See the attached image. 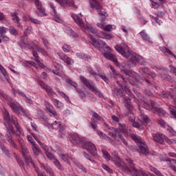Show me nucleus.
<instances>
[{
    "label": "nucleus",
    "instance_id": "obj_52",
    "mask_svg": "<svg viewBox=\"0 0 176 176\" xmlns=\"http://www.w3.org/2000/svg\"><path fill=\"white\" fill-rule=\"evenodd\" d=\"M0 71L1 74H3V76H6V75H8V72H6V69H5V68L1 65H0Z\"/></svg>",
    "mask_w": 176,
    "mask_h": 176
},
{
    "label": "nucleus",
    "instance_id": "obj_28",
    "mask_svg": "<svg viewBox=\"0 0 176 176\" xmlns=\"http://www.w3.org/2000/svg\"><path fill=\"white\" fill-rule=\"evenodd\" d=\"M12 20L14 23L17 24V27H19V28L22 27L21 25L20 24V19L17 17L16 14H12Z\"/></svg>",
    "mask_w": 176,
    "mask_h": 176
},
{
    "label": "nucleus",
    "instance_id": "obj_31",
    "mask_svg": "<svg viewBox=\"0 0 176 176\" xmlns=\"http://www.w3.org/2000/svg\"><path fill=\"white\" fill-rule=\"evenodd\" d=\"M32 151L34 152V156H38L41 153V150L36 146V144H34L32 146Z\"/></svg>",
    "mask_w": 176,
    "mask_h": 176
},
{
    "label": "nucleus",
    "instance_id": "obj_58",
    "mask_svg": "<svg viewBox=\"0 0 176 176\" xmlns=\"http://www.w3.org/2000/svg\"><path fill=\"white\" fill-rule=\"evenodd\" d=\"M166 142H168V144H175L176 145V138L174 139H167Z\"/></svg>",
    "mask_w": 176,
    "mask_h": 176
},
{
    "label": "nucleus",
    "instance_id": "obj_41",
    "mask_svg": "<svg viewBox=\"0 0 176 176\" xmlns=\"http://www.w3.org/2000/svg\"><path fill=\"white\" fill-rule=\"evenodd\" d=\"M30 20L31 23H33V24H37L38 25H41V24H42V22L38 19H35L34 18H30Z\"/></svg>",
    "mask_w": 176,
    "mask_h": 176
},
{
    "label": "nucleus",
    "instance_id": "obj_44",
    "mask_svg": "<svg viewBox=\"0 0 176 176\" xmlns=\"http://www.w3.org/2000/svg\"><path fill=\"white\" fill-rule=\"evenodd\" d=\"M67 82L71 86H74L75 89L78 87V85L74 81H72L71 79L68 78L67 79Z\"/></svg>",
    "mask_w": 176,
    "mask_h": 176
},
{
    "label": "nucleus",
    "instance_id": "obj_61",
    "mask_svg": "<svg viewBox=\"0 0 176 176\" xmlns=\"http://www.w3.org/2000/svg\"><path fill=\"white\" fill-rule=\"evenodd\" d=\"M159 124H160V126H162V127H166V122L164 121L163 119L160 118L159 120Z\"/></svg>",
    "mask_w": 176,
    "mask_h": 176
},
{
    "label": "nucleus",
    "instance_id": "obj_30",
    "mask_svg": "<svg viewBox=\"0 0 176 176\" xmlns=\"http://www.w3.org/2000/svg\"><path fill=\"white\" fill-rule=\"evenodd\" d=\"M6 138L8 142H9V144H10V145H11V146H14V148H16V143H14V142L13 141V140H12V138H10V136L9 135H6Z\"/></svg>",
    "mask_w": 176,
    "mask_h": 176
},
{
    "label": "nucleus",
    "instance_id": "obj_40",
    "mask_svg": "<svg viewBox=\"0 0 176 176\" xmlns=\"http://www.w3.org/2000/svg\"><path fill=\"white\" fill-rule=\"evenodd\" d=\"M32 30V28L31 26H28L23 32L25 36H27V35H30L31 34Z\"/></svg>",
    "mask_w": 176,
    "mask_h": 176
},
{
    "label": "nucleus",
    "instance_id": "obj_4",
    "mask_svg": "<svg viewBox=\"0 0 176 176\" xmlns=\"http://www.w3.org/2000/svg\"><path fill=\"white\" fill-rule=\"evenodd\" d=\"M0 95L5 98L8 102V104L10 108H12V111L16 113V115H23V116H28V113L23 107L20 105H17L13 102V100L10 99V98L6 95H5L3 93L0 92Z\"/></svg>",
    "mask_w": 176,
    "mask_h": 176
},
{
    "label": "nucleus",
    "instance_id": "obj_12",
    "mask_svg": "<svg viewBox=\"0 0 176 176\" xmlns=\"http://www.w3.org/2000/svg\"><path fill=\"white\" fill-rule=\"evenodd\" d=\"M110 52L111 51H104L103 54L104 57H106V58H108V60H111L113 61L115 65L120 67V63H119V61H118V58H116V56L113 55V54H110Z\"/></svg>",
    "mask_w": 176,
    "mask_h": 176
},
{
    "label": "nucleus",
    "instance_id": "obj_22",
    "mask_svg": "<svg viewBox=\"0 0 176 176\" xmlns=\"http://www.w3.org/2000/svg\"><path fill=\"white\" fill-rule=\"evenodd\" d=\"M45 105H46L47 112H49L50 113H52L53 116H57V112H56V110H54V108L53 107V106L50 105V104L47 102H45Z\"/></svg>",
    "mask_w": 176,
    "mask_h": 176
},
{
    "label": "nucleus",
    "instance_id": "obj_2",
    "mask_svg": "<svg viewBox=\"0 0 176 176\" xmlns=\"http://www.w3.org/2000/svg\"><path fill=\"white\" fill-rule=\"evenodd\" d=\"M3 116H4V124L9 133L11 134H14V129H13V126L10 124L12 123L15 126V128L16 129V131H19L20 133V125H19V123H17V118L14 117L13 115H10L9 113V111L8 110L4 109L3 111Z\"/></svg>",
    "mask_w": 176,
    "mask_h": 176
},
{
    "label": "nucleus",
    "instance_id": "obj_6",
    "mask_svg": "<svg viewBox=\"0 0 176 176\" xmlns=\"http://www.w3.org/2000/svg\"><path fill=\"white\" fill-rule=\"evenodd\" d=\"M97 124H98V121L96 120H94V118H92L91 120V126L94 130H96V133L100 138H103V140H106V141H109V143L111 144V145H115L116 142H115V140H112L109 136L107 135L105 133L101 132L98 129H97Z\"/></svg>",
    "mask_w": 176,
    "mask_h": 176
},
{
    "label": "nucleus",
    "instance_id": "obj_45",
    "mask_svg": "<svg viewBox=\"0 0 176 176\" xmlns=\"http://www.w3.org/2000/svg\"><path fill=\"white\" fill-rule=\"evenodd\" d=\"M1 149H2L4 152V153L8 156V157H10V153L9 152V150L5 148L2 145L0 144Z\"/></svg>",
    "mask_w": 176,
    "mask_h": 176
},
{
    "label": "nucleus",
    "instance_id": "obj_46",
    "mask_svg": "<svg viewBox=\"0 0 176 176\" xmlns=\"http://www.w3.org/2000/svg\"><path fill=\"white\" fill-rule=\"evenodd\" d=\"M104 31H107L108 32L112 31L113 28H112V25H107L104 27L103 28Z\"/></svg>",
    "mask_w": 176,
    "mask_h": 176
},
{
    "label": "nucleus",
    "instance_id": "obj_34",
    "mask_svg": "<svg viewBox=\"0 0 176 176\" xmlns=\"http://www.w3.org/2000/svg\"><path fill=\"white\" fill-rule=\"evenodd\" d=\"M102 152L104 159H106V160H111V155H109L108 151L105 150H102Z\"/></svg>",
    "mask_w": 176,
    "mask_h": 176
},
{
    "label": "nucleus",
    "instance_id": "obj_35",
    "mask_svg": "<svg viewBox=\"0 0 176 176\" xmlns=\"http://www.w3.org/2000/svg\"><path fill=\"white\" fill-rule=\"evenodd\" d=\"M126 129H120V128H117L116 130H115V133L116 134H117V135H119V134H124V133H126Z\"/></svg>",
    "mask_w": 176,
    "mask_h": 176
},
{
    "label": "nucleus",
    "instance_id": "obj_60",
    "mask_svg": "<svg viewBox=\"0 0 176 176\" xmlns=\"http://www.w3.org/2000/svg\"><path fill=\"white\" fill-rule=\"evenodd\" d=\"M16 162L20 166V167H24V162H23V160L16 157Z\"/></svg>",
    "mask_w": 176,
    "mask_h": 176
},
{
    "label": "nucleus",
    "instance_id": "obj_3",
    "mask_svg": "<svg viewBox=\"0 0 176 176\" xmlns=\"http://www.w3.org/2000/svg\"><path fill=\"white\" fill-rule=\"evenodd\" d=\"M115 49L123 57H125V58H129L132 64H135V63H138L140 55L135 53H131V52L129 50V47L127 45L124 47L116 45Z\"/></svg>",
    "mask_w": 176,
    "mask_h": 176
},
{
    "label": "nucleus",
    "instance_id": "obj_15",
    "mask_svg": "<svg viewBox=\"0 0 176 176\" xmlns=\"http://www.w3.org/2000/svg\"><path fill=\"white\" fill-rule=\"evenodd\" d=\"M58 56H59L60 60H63V61L67 64V65H72V64H74V60L71 58L67 56L65 54L58 52Z\"/></svg>",
    "mask_w": 176,
    "mask_h": 176
},
{
    "label": "nucleus",
    "instance_id": "obj_50",
    "mask_svg": "<svg viewBox=\"0 0 176 176\" xmlns=\"http://www.w3.org/2000/svg\"><path fill=\"white\" fill-rule=\"evenodd\" d=\"M118 137H119L120 140L122 141V142H123V144H124V145H126V146L129 145V144L126 142V140H124V138H123V135H122V134H118Z\"/></svg>",
    "mask_w": 176,
    "mask_h": 176
},
{
    "label": "nucleus",
    "instance_id": "obj_18",
    "mask_svg": "<svg viewBox=\"0 0 176 176\" xmlns=\"http://www.w3.org/2000/svg\"><path fill=\"white\" fill-rule=\"evenodd\" d=\"M125 76L127 79V80L129 82L131 85H134L135 83V81L134 80V78L133 76H131V72L130 70H124Z\"/></svg>",
    "mask_w": 176,
    "mask_h": 176
},
{
    "label": "nucleus",
    "instance_id": "obj_48",
    "mask_svg": "<svg viewBox=\"0 0 176 176\" xmlns=\"http://www.w3.org/2000/svg\"><path fill=\"white\" fill-rule=\"evenodd\" d=\"M102 168H104V170H106V171H108V173H112V170L111 169V168H109V166L107 164H102Z\"/></svg>",
    "mask_w": 176,
    "mask_h": 176
},
{
    "label": "nucleus",
    "instance_id": "obj_17",
    "mask_svg": "<svg viewBox=\"0 0 176 176\" xmlns=\"http://www.w3.org/2000/svg\"><path fill=\"white\" fill-rule=\"evenodd\" d=\"M69 140L73 144H82L85 141V139L79 137L78 135H72Z\"/></svg>",
    "mask_w": 176,
    "mask_h": 176
},
{
    "label": "nucleus",
    "instance_id": "obj_25",
    "mask_svg": "<svg viewBox=\"0 0 176 176\" xmlns=\"http://www.w3.org/2000/svg\"><path fill=\"white\" fill-rule=\"evenodd\" d=\"M25 162L26 164H32V166H33V167L34 168H36V166H35V164L34 163V162L32 161V158L31 157V155H25V157H23Z\"/></svg>",
    "mask_w": 176,
    "mask_h": 176
},
{
    "label": "nucleus",
    "instance_id": "obj_21",
    "mask_svg": "<svg viewBox=\"0 0 176 176\" xmlns=\"http://www.w3.org/2000/svg\"><path fill=\"white\" fill-rule=\"evenodd\" d=\"M117 90V93L118 96H120L121 97H123V96H124V94H126V93H127V91H129V88H127V87H124L121 86L120 88H118L116 89Z\"/></svg>",
    "mask_w": 176,
    "mask_h": 176
},
{
    "label": "nucleus",
    "instance_id": "obj_37",
    "mask_svg": "<svg viewBox=\"0 0 176 176\" xmlns=\"http://www.w3.org/2000/svg\"><path fill=\"white\" fill-rule=\"evenodd\" d=\"M54 103H55V106L56 107V108H58V109H63V104L61 102L55 99L54 100Z\"/></svg>",
    "mask_w": 176,
    "mask_h": 176
},
{
    "label": "nucleus",
    "instance_id": "obj_38",
    "mask_svg": "<svg viewBox=\"0 0 176 176\" xmlns=\"http://www.w3.org/2000/svg\"><path fill=\"white\" fill-rule=\"evenodd\" d=\"M33 56L35 58V61L38 64H41V61L39 60V56H38V52L33 51L32 52Z\"/></svg>",
    "mask_w": 176,
    "mask_h": 176
},
{
    "label": "nucleus",
    "instance_id": "obj_53",
    "mask_svg": "<svg viewBox=\"0 0 176 176\" xmlns=\"http://www.w3.org/2000/svg\"><path fill=\"white\" fill-rule=\"evenodd\" d=\"M54 164H56V167L59 169L61 170V164H60V161L58 160H54Z\"/></svg>",
    "mask_w": 176,
    "mask_h": 176
},
{
    "label": "nucleus",
    "instance_id": "obj_11",
    "mask_svg": "<svg viewBox=\"0 0 176 176\" xmlns=\"http://www.w3.org/2000/svg\"><path fill=\"white\" fill-rule=\"evenodd\" d=\"M83 148L86 149L91 155H94V156L97 155V148H96V145L93 144L91 142H85L82 145Z\"/></svg>",
    "mask_w": 176,
    "mask_h": 176
},
{
    "label": "nucleus",
    "instance_id": "obj_24",
    "mask_svg": "<svg viewBox=\"0 0 176 176\" xmlns=\"http://www.w3.org/2000/svg\"><path fill=\"white\" fill-rule=\"evenodd\" d=\"M60 157H61L62 160H64V162H66L68 164L71 163V161L74 160L72 157L65 153H60Z\"/></svg>",
    "mask_w": 176,
    "mask_h": 176
},
{
    "label": "nucleus",
    "instance_id": "obj_7",
    "mask_svg": "<svg viewBox=\"0 0 176 176\" xmlns=\"http://www.w3.org/2000/svg\"><path fill=\"white\" fill-rule=\"evenodd\" d=\"M144 105L142 106V108H144V109H151L153 112V113H158V115H166V111L162 109L157 107V104H156L153 100H150L151 107L145 102H144Z\"/></svg>",
    "mask_w": 176,
    "mask_h": 176
},
{
    "label": "nucleus",
    "instance_id": "obj_49",
    "mask_svg": "<svg viewBox=\"0 0 176 176\" xmlns=\"http://www.w3.org/2000/svg\"><path fill=\"white\" fill-rule=\"evenodd\" d=\"M8 29L4 27H0V36H2L4 34H6Z\"/></svg>",
    "mask_w": 176,
    "mask_h": 176
},
{
    "label": "nucleus",
    "instance_id": "obj_64",
    "mask_svg": "<svg viewBox=\"0 0 176 176\" xmlns=\"http://www.w3.org/2000/svg\"><path fill=\"white\" fill-rule=\"evenodd\" d=\"M45 155L48 159H53V155L52 153H49L48 151L45 152Z\"/></svg>",
    "mask_w": 176,
    "mask_h": 176
},
{
    "label": "nucleus",
    "instance_id": "obj_36",
    "mask_svg": "<svg viewBox=\"0 0 176 176\" xmlns=\"http://www.w3.org/2000/svg\"><path fill=\"white\" fill-rule=\"evenodd\" d=\"M21 150H22V153L23 155V157L28 155L27 153H28V148L24 146V144H21Z\"/></svg>",
    "mask_w": 176,
    "mask_h": 176
},
{
    "label": "nucleus",
    "instance_id": "obj_8",
    "mask_svg": "<svg viewBox=\"0 0 176 176\" xmlns=\"http://www.w3.org/2000/svg\"><path fill=\"white\" fill-rule=\"evenodd\" d=\"M89 38L92 41L91 45H93V46H94V47H96V49H98L100 50V49L103 48L104 52H111V48H109V47L108 46H105L107 43H105L104 41L96 40V38H93V36L91 35H89Z\"/></svg>",
    "mask_w": 176,
    "mask_h": 176
},
{
    "label": "nucleus",
    "instance_id": "obj_43",
    "mask_svg": "<svg viewBox=\"0 0 176 176\" xmlns=\"http://www.w3.org/2000/svg\"><path fill=\"white\" fill-rule=\"evenodd\" d=\"M52 129H53V127H54V126L57 129H60L61 128V122H58V121H54V122L52 124Z\"/></svg>",
    "mask_w": 176,
    "mask_h": 176
},
{
    "label": "nucleus",
    "instance_id": "obj_33",
    "mask_svg": "<svg viewBox=\"0 0 176 176\" xmlns=\"http://www.w3.org/2000/svg\"><path fill=\"white\" fill-rule=\"evenodd\" d=\"M110 69H111V71L114 75H116V76H119L120 79H122V82H123V80H124V78H123V76H122L120 74H119V73L115 69V68L113 67H111Z\"/></svg>",
    "mask_w": 176,
    "mask_h": 176
},
{
    "label": "nucleus",
    "instance_id": "obj_59",
    "mask_svg": "<svg viewBox=\"0 0 176 176\" xmlns=\"http://www.w3.org/2000/svg\"><path fill=\"white\" fill-rule=\"evenodd\" d=\"M126 107L128 110L130 111V112H131V111H133V105H131V104L130 103V102H128L126 103Z\"/></svg>",
    "mask_w": 176,
    "mask_h": 176
},
{
    "label": "nucleus",
    "instance_id": "obj_26",
    "mask_svg": "<svg viewBox=\"0 0 176 176\" xmlns=\"http://www.w3.org/2000/svg\"><path fill=\"white\" fill-rule=\"evenodd\" d=\"M149 72V68L148 67H142L139 69L140 74H141V75L143 76H148Z\"/></svg>",
    "mask_w": 176,
    "mask_h": 176
},
{
    "label": "nucleus",
    "instance_id": "obj_19",
    "mask_svg": "<svg viewBox=\"0 0 176 176\" xmlns=\"http://www.w3.org/2000/svg\"><path fill=\"white\" fill-rule=\"evenodd\" d=\"M158 76H160V78H162V79H163L164 80H166L167 82H174V78L170 77V76L168 74H166L164 73H160Z\"/></svg>",
    "mask_w": 176,
    "mask_h": 176
},
{
    "label": "nucleus",
    "instance_id": "obj_57",
    "mask_svg": "<svg viewBox=\"0 0 176 176\" xmlns=\"http://www.w3.org/2000/svg\"><path fill=\"white\" fill-rule=\"evenodd\" d=\"M98 76H100L101 79H102V80H104V82H106V83H108V78H107V76L102 75V74H98Z\"/></svg>",
    "mask_w": 176,
    "mask_h": 176
},
{
    "label": "nucleus",
    "instance_id": "obj_47",
    "mask_svg": "<svg viewBox=\"0 0 176 176\" xmlns=\"http://www.w3.org/2000/svg\"><path fill=\"white\" fill-rule=\"evenodd\" d=\"M63 52H65V53H68V52L71 51V47L68 45H65L63 47Z\"/></svg>",
    "mask_w": 176,
    "mask_h": 176
},
{
    "label": "nucleus",
    "instance_id": "obj_54",
    "mask_svg": "<svg viewBox=\"0 0 176 176\" xmlns=\"http://www.w3.org/2000/svg\"><path fill=\"white\" fill-rule=\"evenodd\" d=\"M111 119L112 120H113V122H116V123H119L120 118H119V117L113 115L111 116Z\"/></svg>",
    "mask_w": 176,
    "mask_h": 176
},
{
    "label": "nucleus",
    "instance_id": "obj_13",
    "mask_svg": "<svg viewBox=\"0 0 176 176\" xmlns=\"http://www.w3.org/2000/svg\"><path fill=\"white\" fill-rule=\"evenodd\" d=\"M34 3L37 8L36 13L39 17H43V16H46V13H45V10L43 7H42V3L39 0H34Z\"/></svg>",
    "mask_w": 176,
    "mask_h": 176
},
{
    "label": "nucleus",
    "instance_id": "obj_10",
    "mask_svg": "<svg viewBox=\"0 0 176 176\" xmlns=\"http://www.w3.org/2000/svg\"><path fill=\"white\" fill-rule=\"evenodd\" d=\"M22 46L24 47H28V49H34L35 50H37L39 53H41L43 54V56H47V52L45 51L42 47L36 45V44H32L30 41H25L22 43Z\"/></svg>",
    "mask_w": 176,
    "mask_h": 176
},
{
    "label": "nucleus",
    "instance_id": "obj_39",
    "mask_svg": "<svg viewBox=\"0 0 176 176\" xmlns=\"http://www.w3.org/2000/svg\"><path fill=\"white\" fill-rule=\"evenodd\" d=\"M10 33L12 35H17V34H19V32H17V30H16V28H14V27L11 26L10 27Z\"/></svg>",
    "mask_w": 176,
    "mask_h": 176
},
{
    "label": "nucleus",
    "instance_id": "obj_42",
    "mask_svg": "<svg viewBox=\"0 0 176 176\" xmlns=\"http://www.w3.org/2000/svg\"><path fill=\"white\" fill-rule=\"evenodd\" d=\"M42 167H44V170L47 171V173H49L50 175L53 176V172L52 171V169H50V167L45 166V165H42Z\"/></svg>",
    "mask_w": 176,
    "mask_h": 176
},
{
    "label": "nucleus",
    "instance_id": "obj_20",
    "mask_svg": "<svg viewBox=\"0 0 176 176\" xmlns=\"http://www.w3.org/2000/svg\"><path fill=\"white\" fill-rule=\"evenodd\" d=\"M139 111H140V113H141L139 118V120H140V122H142L144 123H149V122H151V120H149V118H148V116L144 114L141 111V108H139Z\"/></svg>",
    "mask_w": 176,
    "mask_h": 176
},
{
    "label": "nucleus",
    "instance_id": "obj_9",
    "mask_svg": "<svg viewBox=\"0 0 176 176\" xmlns=\"http://www.w3.org/2000/svg\"><path fill=\"white\" fill-rule=\"evenodd\" d=\"M80 79L82 83H83V85H85V86H86L87 89H89V90H91V91H93L96 94V96L99 97V98H102L103 96H102V94L101 93V91L97 89L93 85H90V82H89V80H87L86 78H85L84 76H80Z\"/></svg>",
    "mask_w": 176,
    "mask_h": 176
},
{
    "label": "nucleus",
    "instance_id": "obj_1",
    "mask_svg": "<svg viewBox=\"0 0 176 176\" xmlns=\"http://www.w3.org/2000/svg\"><path fill=\"white\" fill-rule=\"evenodd\" d=\"M112 155L114 156L115 164L116 167H118L122 171H124V173H126V174H132V173L133 172L134 173L133 174V176H148V174H146L144 171L141 169H137V168H135V164H134V161H133L131 159H126V162L129 166H127L124 164V162L120 160L118 153L114 152L112 153Z\"/></svg>",
    "mask_w": 176,
    "mask_h": 176
},
{
    "label": "nucleus",
    "instance_id": "obj_51",
    "mask_svg": "<svg viewBox=\"0 0 176 176\" xmlns=\"http://www.w3.org/2000/svg\"><path fill=\"white\" fill-rule=\"evenodd\" d=\"M38 144H39L40 146H41L45 152H47V151H49V149L47 148V146H46L45 144H43V143H42V142L38 141Z\"/></svg>",
    "mask_w": 176,
    "mask_h": 176
},
{
    "label": "nucleus",
    "instance_id": "obj_14",
    "mask_svg": "<svg viewBox=\"0 0 176 176\" xmlns=\"http://www.w3.org/2000/svg\"><path fill=\"white\" fill-rule=\"evenodd\" d=\"M153 140L159 144H164V140L167 142L168 138L164 134L157 133L153 136Z\"/></svg>",
    "mask_w": 176,
    "mask_h": 176
},
{
    "label": "nucleus",
    "instance_id": "obj_32",
    "mask_svg": "<svg viewBox=\"0 0 176 176\" xmlns=\"http://www.w3.org/2000/svg\"><path fill=\"white\" fill-rule=\"evenodd\" d=\"M138 63L140 64V65H146V64H148V62H146V60H145V59H144V58L140 55L138 58Z\"/></svg>",
    "mask_w": 176,
    "mask_h": 176
},
{
    "label": "nucleus",
    "instance_id": "obj_29",
    "mask_svg": "<svg viewBox=\"0 0 176 176\" xmlns=\"http://www.w3.org/2000/svg\"><path fill=\"white\" fill-rule=\"evenodd\" d=\"M44 90H45L48 94V96H53L54 94V91H53V89L49 85H45L44 87Z\"/></svg>",
    "mask_w": 176,
    "mask_h": 176
},
{
    "label": "nucleus",
    "instance_id": "obj_23",
    "mask_svg": "<svg viewBox=\"0 0 176 176\" xmlns=\"http://www.w3.org/2000/svg\"><path fill=\"white\" fill-rule=\"evenodd\" d=\"M56 2L60 3V5H68V6H72V8H75V2L74 1L69 0H55Z\"/></svg>",
    "mask_w": 176,
    "mask_h": 176
},
{
    "label": "nucleus",
    "instance_id": "obj_62",
    "mask_svg": "<svg viewBox=\"0 0 176 176\" xmlns=\"http://www.w3.org/2000/svg\"><path fill=\"white\" fill-rule=\"evenodd\" d=\"M38 83L41 86V87H42V89H45V87H46V85H45V82H43V81L41 80H38Z\"/></svg>",
    "mask_w": 176,
    "mask_h": 176
},
{
    "label": "nucleus",
    "instance_id": "obj_5",
    "mask_svg": "<svg viewBox=\"0 0 176 176\" xmlns=\"http://www.w3.org/2000/svg\"><path fill=\"white\" fill-rule=\"evenodd\" d=\"M79 15L80 16L75 14H73L72 15V17L73 20H74L75 23H76V24H78V25H79V27H80L82 30H88L89 31L92 32V34H96V32H97V30L93 28L91 26L87 24H85V23H83V20L82 19V14L80 13Z\"/></svg>",
    "mask_w": 176,
    "mask_h": 176
},
{
    "label": "nucleus",
    "instance_id": "obj_27",
    "mask_svg": "<svg viewBox=\"0 0 176 176\" xmlns=\"http://www.w3.org/2000/svg\"><path fill=\"white\" fill-rule=\"evenodd\" d=\"M142 39H144V41H148V42H149L150 43H152V40H151V38H149V36H148V34L146 33H145V32L142 31L140 32Z\"/></svg>",
    "mask_w": 176,
    "mask_h": 176
},
{
    "label": "nucleus",
    "instance_id": "obj_55",
    "mask_svg": "<svg viewBox=\"0 0 176 176\" xmlns=\"http://www.w3.org/2000/svg\"><path fill=\"white\" fill-rule=\"evenodd\" d=\"M93 118H95V119H97V120H101V116L96 112H94L92 114Z\"/></svg>",
    "mask_w": 176,
    "mask_h": 176
},
{
    "label": "nucleus",
    "instance_id": "obj_63",
    "mask_svg": "<svg viewBox=\"0 0 176 176\" xmlns=\"http://www.w3.org/2000/svg\"><path fill=\"white\" fill-rule=\"evenodd\" d=\"M146 83H147V85H148L149 86H151V87H155V89H156V85H155L153 83L151 82V81H149L148 80H145Z\"/></svg>",
    "mask_w": 176,
    "mask_h": 176
},
{
    "label": "nucleus",
    "instance_id": "obj_16",
    "mask_svg": "<svg viewBox=\"0 0 176 176\" xmlns=\"http://www.w3.org/2000/svg\"><path fill=\"white\" fill-rule=\"evenodd\" d=\"M138 145L143 155H145V156H148L150 155L151 153L149 152V149H148V146L145 144V143L139 142Z\"/></svg>",
    "mask_w": 176,
    "mask_h": 176
},
{
    "label": "nucleus",
    "instance_id": "obj_56",
    "mask_svg": "<svg viewBox=\"0 0 176 176\" xmlns=\"http://www.w3.org/2000/svg\"><path fill=\"white\" fill-rule=\"evenodd\" d=\"M156 16L157 17H163V16H164V14H166V12H162V11H159L156 12Z\"/></svg>",
    "mask_w": 176,
    "mask_h": 176
}]
</instances>
